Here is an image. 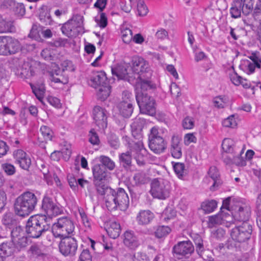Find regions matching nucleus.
Instances as JSON below:
<instances>
[{
  "label": "nucleus",
  "instance_id": "obj_1",
  "mask_svg": "<svg viewBox=\"0 0 261 261\" xmlns=\"http://www.w3.org/2000/svg\"><path fill=\"white\" fill-rule=\"evenodd\" d=\"M129 66V71L134 76L133 80H136V85L143 83L153 84L149 80L152 73L148 63L143 58L139 57H134Z\"/></svg>",
  "mask_w": 261,
  "mask_h": 261
},
{
  "label": "nucleus",
  "instance_id": "obj_2",
  "mask_svg": "<svg viewBox=\"0 0 261 261\" xmlns=\"http://www.w3.org/2000/svg\"><path fill=\"white\" fill-rule=\"evenodd\" d=\"M50 228V223L45 215L30 217L25 225V232L30 237L38 238Z\"/></svg>",
  "mask_w": 261,
  "mask_h": 261
},
{
  "label": "nucleus",
  "instance_id": "obj_3",
  "mask_svg": "<svg viewBox=\"0 0 261 261\" xmlns=\"http://www.w3.org/2000/svg\"><path fill=\"white\" fill-rule=\"evenodd\" d=\"M38 202L36 196L31 192H26L19 196L14 203V211L17 215L28 216L33 212Z\"/></svg>",
  "mask_w": 261,
  "mask_h": 261
},
{
  "label": "nucleus",
  "instance_id": "obj_4",
  "mask_svg": "<svg viewBox=\"0 0 261 261\" xmlns=\"http://www.w3.org/2000/svg\"><path fill=\"white\" fill-rule=\"evenodd\" d=\"M109 195L105 197L106 206L110 211L119 207L120 210L127 208L129 205L128 196L124 190L118 188L116 191L113 189H108Z\"/></svg>",
  "mask_w": 261,
  "mask_h": 261
},
{
  "label": "nucleus",
  "instance_id": "obj_5",
  "mask_svg": "<svg viewBox=\"0 0 261 261\" xmlns=\"http://www.w3.org/2000/svg\"><path fill=\"white\" fill-rule=\"evenodd\" d=\"M74 224L69 217H63L57 219L52 227V232L56 238H64L74 235Z\"/></svg>",
  "mask_w": 261,
  "mask_h": 261
},
{
  "label": "nucleus",
  "instance_id": "obj_6",
  "mask_svg": "<svg viewBox=\"0 0 261 261\" xmlns=\"http://www.w3.org/2000/svg\"><path fill=\"white\" fill-rule=\"evenodd\" d=\"M169 182L164 179H154L151 184L150 193L153 197L161 200L167 198L170 195Z\"/></svg>",
  "mask_w": 261,
  "mask_h": 261
},
{
  "label": "nucleus",
  "instance_id": "obj_7",
  "mask_svg": "<svg viewBox=\"0 0 261 261\" xmlns=\"http://www.w3.org/2000/svg\"><path fill=\"white\" fill-rule=\"evenodd\" d=\"M254 0H233L230 9L231 16L234 18H239L243 13L248 15L252 11Z\"/></svg>",
  "mask_w": 261,
  "mask_h": 261
},
{
  "label": "nucleus",
  "instance_id": "obj_8",
  "mask_svg": "<svg viewBox=\"0 0 261 261\" xmlns=\"http://www.w3.org/2000/svg\"><path fill=\"white\" fill-rule=\"evenodd\" d=\"M83 23V17L80 15H75L65 23L61 29L63 34L68 37L75 36L81 31Z\"/></svg>",
  "mask_w": 261,
  "mask_h": 261
},
{
  "label": "nucleus",
  "instance_id": "obj_9",
  "mask_svg": "<svg viewBox=\"0 0 261 261\" xmlns=\"http://www.w3.org/2000/svg\"><path fill=\"white\" fill-rule=\"evenodd\" d=\"M148 142L149 148L156 154L163 152L166 148L164 139L159 135V129L156 126L151 128L148 136Z\"/></svg>",
  "mask_w": 261,
  "mask_h": 261
},
{
  "label": "nucleus",
  "instance_id": "obj_10",
  "mask_svg": "<svg viewBox=\"0 0 261 261\" xmlns=\"http://www.w3.org/2000/svg\"><path fill=\"white\" fill-rule=\"evenodd\" d=\"M252 231L251 225L249 222H245L232 228L230 236L235 241L242 243L250 239Z\"/></svg>",
  "mask_w": 261,
  "mask_h": 261
},
{
  "label": "nucleus",
  "instance_id": "obj_11",
  "mask_svg": "<svg viewBox=\"0 0 261 261\" xmlns=\"http://www.w3.org/2000/svg\"><path fill=\"white\" fill-rule=\"evenodd\" d=\"M155 88V86L153 83L149 84L143 83L142 84H138L135 86L136 99L141 113V104L148 103V101L152 98V97L148 95L146 91Z\"/></svg>",
  "mask_w": 261,
  "mask_h": 261
},
{
  "label": "nucleus",
  "instance_id": "obj_12",
  "mask_svg": "<svg viewBox=\"0 0 261 261\" xmlns=\"http://www.w3.org/2000/svg\"><path fill=\"white\" fill-rule=\"evenodd\" d=\"M194 246L190 241H181L175 245L172 248L173 256L176 259L187 258L193 253Z\"/></svg>",
  "mask_w": 261,
  "mask_h": 261
},
{
  "label": "nucleus",
  "instance_id": "obj_13",
  "mask_svg": "<svg viewBox=\"0 0 261 261\" xmlns=\"http://www.w3.org/2000/svg\"><path fill=\"white\" fill-rule=\"evenodd\" d=\"M59 247L60 252L64 256H73L77 249V241L71 236L61 238Z\"/></svg>",
  "mask_w": 261,
  "mask_h": 261
},
{
  "label": "nucleus",
  "instance_id": "obj_14",
  "mask_svg": "<svg viewBox=\"0 0 261 261\" xmlns=\"http://www.w3.org/2000/svg\"><path fill=\"white\" fill-rule=\"evenodd\" d=\"M41 209L48 217L49 222L50 218L56 216L63 213V209L58 206L52 199V198L44 196L42 201Z\"/></svg>",
  "mask_w": 261,
  "mask_h": 261
},
{
  "label": "nucleus",
  "instance_id": "obj_15",
  "mask_svg": "<svg viewBox=\"0 0 261 261\" xmlns=\"http://www.w3.org/2000/svg\"><path fill=\"white\" fill-rule=\"evenodd\" d=\"M21 47L18 40L11 37L5 36V43H3L1 54L2 56H9L19 51Z\"/></svg>",
  "mask_w": 261,
  "mask_h": 261
},
{
  "label": "nucleus",
  "instance_id": "obj_16",
  "mask_svg": "<svg viewBox=\"0 0 261 261\" xmlns=\"http://www.w3.org/2000/svg\"><path fill=\"white\" fill-rule=\"evenodd\" d=\"M129 64L125 63L118 64L116 67L112 68V73L113 75H116L119 79L128 81L129 82H133L134 75L131 71H129Z\"/></svg>",
  "mask_w": 261,
  "mask_h": 261
},
{
  "label": "nucleus",
  "instance_id": "obj_17",
  "mask_svg": "<svg viewBox=\"0 0 261 261\" xmlns=\"http://www.w3.org/2000/svg\"><path fill=\"white\" fill-rule=\"evenodd\" d=\"M250 206L248 204L241 203L236 206V210L232 216L234 220L245 223L248 222V221L250 217Z\"/></svg>",
  "mask_w": 261,
  "mask_h": 261
},
{
  "label": "nucleus",
  "instance_id": "obj_18",
  "mask_svg": "<svg viewBox=\"0 0 261 261\" xmlns=\"http://www.w3.org/2000/svg\"><path fill=\"white\" fill-rule=\"evenodd\" d=\"M93 118L96 125L99 129H105L107 126V112L99 107L96 106L93 110Z\"/></svg>",
  "mask_w": 261,
  "mask_h": 261
},
{
  "label": "nucleus",
  "instance_id": "obj_19",
  "mask_svg": "<svg viewBox=\"0 0 261 261\" xmlns=\"http://www.w3.org/2000/svg\"><path fill=\"white\" fill-rule=\"evenodd\" d=\"M15 163L18 164L22 169L28 170L30 167L32 161L30 156L25 151L21 149H17L13 153Z\"/></svg>",
  "mask_w": 261,
  "mask_h": 261
},
{
  "label": "nucleus",
  "instance_id": "obj_20",
  "mask_svg": "<svg viewBox=\"0 0 261 261\" xmlns=\"http://www.w3.org/2000/svg\"><path fill=\"white\" fill-rule=\"evenodd\" d=\"M123 243L129 249L135 250L140 245V241L132 230H126L123 234Z\"/></svg>",
  "mask_w": 261,
  "mask_h": 261
},
{
  "label": "nucleus",
  "instance_id": "obj_21",
  "mask_svg": "<svg viewBox=\"0 0 261 261\" xmlns=\"http://www.w3.org/2000/svg\"><path fill=\"white\" fill-rule=\"evenodd\" d=\"M232 217L228 213L221 211L219 214L210 216L208 218V225L209 227H213L216 225L231 222Z\"/></svg>",
  "mask_w": 261,
  "mask_h": 261
},
{
  "label": "nucleus",
  "instance_id": "obj_22",
  "mask_svg": "<svg viewBox=\"0 0 261 261\" xmlns=\"http://www.w3.org/2000/svg\"><path fill=\"white\" fill-rule=\"evenodd\" d=\"M241 152L237 153H225L222 154L223 162L226 165H230L236 164L238 166H243L245 165V161L241 156Z\"/></svg>",
  "mask_w": 261,
  "mask_h": 261
},
{
  "label": "nucleus",
  "instance_id": "obj_23",
  "mask_svg": "<svg viewBox=\"0 0 261 261\" xmlns=\"http://www.w3.org/2000/svg\"><path fill=\"white\" fill-rule=\"evenodd\" d=\"M180 137L173 135L171 138L170 145V152L173 158L176 159L181 158L182 155Z\"/></svg>",
  "mask_w": 261,
  "mask_h": 261
},
{
  "label": "nucleus",
  "instance_id": "obj_24",
  "mask_svg": "<svg viewBox=\"0 0 261 261\" xmlns=\"http://www.w3.org/2000/svg\"><path fill=\"white\" fill-rule=\"evenodd\" d=\"M91 86L95 88L100 87L102 85H108L107 78L103 71H95L92 72L90 79Z\"/></svg>",
  "mask_w": 261,
  "mask_h": 261
},
{
  "label": "nucleus",
  "instance_id": "obj_25",
  "mask_svg": "<svg viewBox=\"0 0 261 261\" xmlns=\"http://www.w3.org/2000/svg\"><path fill=\"white\" fill-rule=\"evenodd\" d=\"M94 181H102L107 176V169L101 164L95 165L92 168Z\"/></svg>",
  "mask_w": 261,
  "mask_h": 261
},
{
  "label": "nucleus",
  "instance_id": "obj_26",
  "mask_svg": "<svg viewBox=\"0 0 261 261\" xmlns=\"http://www.w3.org/2000/svg\"><path fill=\"white\" fill-rule=\"evenodd\" d=\"M154 215L149 210H143L139 212L136 219L139 225L149 224L153 219Z\"/></svg>",
  "mask_w": 261,
  "mask_h": 261
},
{
  "label": "nucleus",
  "instance_id": "obj_27",
  "mask_svg": "<svg viewBox=\"0 0 261 261\" xmlns=\"http://www.w3.org/2000/svg\"><path fill=\"white\" fill-rule=\"evenodd\" d=\"M208 174L213 181V185L211 187L210 189L211 191H215L222 183L221 180L219 178L218 170L215 166L211 167Z\"/></svg>",
  "mask_w": 261,
  "mask_h": 261
},
{
  "label": "nucleus",
  "instance_id": "obj_28",
  "mask_svg": "<svg viewBox=\"0 0 261 261\" xmlns=\"http://www.w3.org/2000/svg\"><path fill=\"white\" fill-rule=\"evenodd\" d=\"M222 147L223 150L228 153L236 154L239 152H241V153L243 152L242 150L240 151L235 146L234 141L229 138H225L223 140Z\"/></svg>",
  "mask_w": 261,
  "mask_h": 261
},
{
  "label": "nucleus",
  "instance_id": "obj_29",
  "mask_svg": "<svg viewBox=\"0 0 261 261\" xmlns=\"http://www.w3.org/2000/svg\"><path fill=\"white\" fill-rule=\"evenodd\" d=\"M120 114L125 118L129 117L133 112V105L128 101H123L119 106Z\"/></svg>",
  "mask_w": 261,
  "mask_h": 261
},
{
  "label": "nucleus",
  "instance_id": "obj_30",
  "mask_svg": "<svg viewBox=\"0 0 261 261\" xmlns=\"http://www.w3.org/2000/svg\"><path fill=\"white\" fill-rule=\"evenodd\" d=\"M108 235L113 239L118 238L121 232V227L119 223L116 221H112L110 223V226L107 229Z\"/></svg>",
  "mask_w": 261,
  "mask_h": 261
},
{
  "label": "nucleus",
  "instance_id": "obj_31",
  "mask_svg": "<svg viewBox=\"0 0 261 261\" xmlns=\"http://www.w3.org/2000/svg\"><path fill=\"white\" fill-rule=\"evenodd\" d=\"M15 28L11 21H8L4 19L0 15V33L7 32H14Z\"/></svg>",
  "mask_w": 261,
  "mask_h": 261
},
{
  "label": "nucleus",
  "instance_id": "obj_32",
  "mask_svg": "<svg viewBox=\"0 0 261 261\" xmlns=\"http://www.w3.org/2000/svg\"><path fill=\"white\" fill-rule=\"evenodd\" d=\"M60 70H56L54 72H50V80L55 83H60L65 85L68 82V77L60 74Z\"/></svg>",
  "mask_w": 261,
  "mask_h": 261
},
{
  "label": "nucleus",
  "instance_id": "obj_33",
  "mask_svg": "<svg viewBox=\"0 0 261 261\" xmlns=\"http://www.w3.org/2000/svg\"><path fill=\"white\" fill-rule=\"evenodd\" d=\"M132 147V149L136 151V154L135 157L144 159V158L148 154V151L144 147L141 141H138L135 143Z\"/></svg>",
  "mask_w": 261,
  "mask_h": 261
},
{
  "label": "nucleus",
  "instance_id": "obj_34",
  "mask_svg": "<svg viewBox=\"0 0 261 261\" xmlns=\"http://www.w3.org/2000/svg\"><path fill=\"white\" fill-rule=\"evenodd\" d=\"M14 250V244L12 242L3 243L0 245V257L11 255Z\"/></svg>",
  "mask_w": 261,
  "mask_h": 261
},
{
  "label": "nucleus",
  "instance_id": "obj_35",
  "mask_svg": "<svg viewBox=\"0 0 261 261\" xmlns=\"http://www.w3.org/2000/svg\"><path fill=\"white\" fill-rule=\"evenodd\" d=\"M142 105V113L147 114L150 116H154L156 113L155 107V100L152 98L148 101V103H143Z\"/></svg>",
  "mask_w": 261,
  "mask_h": 261
},
{
  "label": "nucleus",
  "instance_id": "obj_36",
  "mask_svg": "<svg viewBox=\"0 0 261 261\" xmlns=\"http://www.w3.org/2000/svg\"><path fill=\"white\" fill-rule=\"evenodd\" d=\"M120 164L125 169L129 168L132 166V155L129 151L122 153L119 155Z\"/></svg>",
  "mask_w": 261,
  "mask_h": 261
},
{
  "label": "nucleus",
  "instance_id": "obj_37",
  "mask_svg": "<svg viewBox=\"0 0 261 261\" xmlns=\"http://www.w3.org/2000/svg\"><path fill=\"white\" fill-rule=\"evenodd\" d=\"M28 252L29 254L34 257L43 256L45 254L41 246L37 244L31 245Z\"/></svg>",
  "mask_w": 261,
  "mask_h": 261
},
{
  "label": "nucleus",
  "instance_id": "obj_38",
  "mask_svg": "<svg viewBox=\"0 0 261 261\" xmlns=\"http://www.w3.org/2000/svg\"><path fill=\"white\" fill-rule=\"evenodd\" d=\"M12 213H8L5 214L2 218V223L7 227L11 228L16 224V221L14 218Z\"/></svg>",
  "mask_w": 261,
  "mask_h": 261
},
{
  "label": "nucleus",
  "instance_id": "obj_39",
  "mask_svg": "<svg viewBox=\"0 0 261 261\" xmlns=\"http://www.w3.org/2000/svg\"><path fill=\"white\" fill-rule=\"evenodd\" d=\"M111 93V86L108 84L102 85L99 87L97 95L98 99L101 100H105L110 95Z\"/></svg>",
  "mask_w": 261,
  "mask_h": 261
},
{
  "label": "nucleus",
  "instance_id": "obj_40",
  "mask_svg": "<svg viewBox=\"0 0 261 261\" xmlns=\"http://www.w3.org/2000/svg\"><path fill=\"white\" fill-rule=\"evenodd\" d=\"M217 207V202L215 200L205 201L201 205V208L204 213L208 214L213 212Z\"/></svg>",
  "mask_w": 261,
  "mask_h": 261
},
{
  "label": "nucleus",
  "instance_id": "obj_41",
  "mask_svg": "<svg viewBox=\"0 0 261 261\" xmlns=\"http://www.w3.org/2000/svg\"><path fill=\"white\" fill-rule=\"evenodd\" d=\"M101 165L104 166L106 168L112 171L115 168V164L109 157L105 155H100L99 158Z\"/></svg>",
  "mask_w": 261,
  "mask_h": 261
},
{
  "label": "nucleus",
  "instance_id": "obj_42",
  "mask_svg": "<svg viewBox=\"0 0 261 261\" xmlns=\"http://www.w3.org/2000/svg\"><path fill=\"white\" fill-rule=\"evenodd\" d=\"M145 124V120L143 118H136L134 121L131 124V127L133 132L140 133L142 130L144 125Z\"/></svg>",
  "mask_w": 261,
  "mask_h": 261
},
{
  "label": "nucleus",
  "instance_id": "obj_43",
  "mask_svg": "<svg viewBox=\"0 0 261 261\" xmlns=\"http://www.w3.org/2000/svg\"><path fill=\"white\" fill-rule=\"evenodd\" d=\"M133 179L137 185L145 184L149 180L145 173L143 172H138L135 174Z\"/></svg>",
  "mask_w": 261,
  "mask_h": 261
},
{
  "label": "nucleus",
  "instance_id": "obj_44",
  "mask_svg": "<svg viewBox=\"0 0 261 261\" xmlns=\"http://www.w3.org/2000/svg\"><path fill=\"white\" fill-rule=\"evenodd\" d=\"M40 130L46 141H50L53 136V132L50 128L46 126L43 125L40 127Z\"/></svg>",
  "mask_w": 261,
  "mask_h": 261
},
{
  "label": "nucleus",
  "instance_id": "obj_45",
  "mask_svg": "<svg viewBox=\"0 0 261 261\" xmlns=\"http://www.w3.org/2000/svg\"><path fill=\"white\" fill-rule=\"evenodd\" d=\"M252 15L254 18L261 21V0H257L254 8L252 9Z\"/></svg>",
  "mask_w": 261,
  "mask_h": 261
},
{
  "label": "nucleus",
  "instance_id": "obj_46",
  "mask_svg": "<svg viewBox=\"0 0 261 261\" xmlns=\"http://www.w3.org/2000/svg\"><path fill=\"white\" fill-rule=\"evenodd\" d=\"M170 231L171 229L169 227L166 226H160L155 231V236L158 238H161L167 236L170 232Z\"/></svg>",
  "mask_w": 261,
  "mask_h": 261
},
{
  "label": "nucleus",
  "instance_id": "obj_47",
  "mask_svg": "<svg viewBox=\"0 0 261 261\" xmlns=\"http://www.w3.org/2000/svg\"><path fill=\"white\" fill-rule=\"evenodd\" d=\"M121 36L123 41L125 43H129L133 39V33L131 30L128 28L123 29L121 31Z\"/></svg>",
  "mask_w": 261,
  "mask_h": 261
},
{
  "label": "nucleus",
  "instance_id": "obj_48",
  "mask_svg": "<svg viewBox=\"0 0 261 261\" xmlns=\"http://www.w3.org/2000/svg\"><path fill=\"white\" fill-rule=\"evenodd\" d=\"M32 89L36 96V97L40 100L43 98L44 92L45 89L44 86H32Z\"/></svg>",
  "mask_w": 261,
  "mask_h": 261
},
{
  "label": "nucleus",
  "instance_id": "obj_49",
  "mask_svg": "<svg viewBox=\"0 0 261 261\" xmlns=\"http://www.w3.org/2000/svg\"><path fill=\"white\" fill-rule=\"evenodd\" d=\"M12 241L16 239L24 236V233L22 227L20 226H16L11 231Z\"/></svg>",
  "mask_w": 261,
  "mask_h": 261
},
{
  "label": "nucleus",
  "instance_id": "obj_50",
  "mask_svg": "<svg viewBox=\"0 0 261 261\" xmlns=\"http://www.w3.org/2000/svg\"><path fill=\"white\" fill-rule=\"evenodd\" d=\"M100 181H94L95 186L96 187L97 192L101 195L106 194L109 195L108 190V189H112L110 188L106 187L105 185L100 183Z\"/></svg>",
  "mask_w": 261,
  "mask_h": 261
},
{
  "label": "nucleus",
  "instance_id": "obj_51",
  "mask_svg": "<svg viewBox=\"0 0 261 261\" xmlns=\"http://www.w3.org/2000/svg\"><path fill=\"white\" fill-rule=\"evenodd\" d=\"M234 115H232L229 116L226 119H224L222 122L223 125L226 127L233 128L237 126V121L234 118Z\"/></svg>",
  "mask_w": 261,
  "mask_h": 261
},
{
  "label": "nucleus",
  "instance_id": "obj_52",
  "mask_svg": "<svg viewBox=\"0 0 261 261\" xmlns=\"http://www.w3.org/2000/svg\"><path fill=\"white\" fill-rule=\"evenodd\" d=\"M137 10L140 16H145L148 13V9L143 1H139L137 4Z\"/></svg>",
  "mask_w": 261,
  "mask_h": 261
},
{
  "label": "nucleus",
  "instance_id": "obj_53",
  "mask_svg": "<svg viewBox=\"0 0 261 261\" xmlns=\"http://www.w3.org/2000/svg\"><path fill=\"white\" fill-rule=\"evenodd\" d=\"M40 30V28L39 25L36 24H34L32 26V28L30 31V33L29 34V37L34 39H38L39 36V31Z\"/></svg>",
  "mask_w": 261,
  "mask_h": 261
},
{
  "label": "nucleus",
  "instance_id": "obj_54",
  "mask_svg": "<svg viewBox=\"0 0 261 261\" xmlns=\"http://www.w3.org/2000/svg\"><path fill=\"white\" fill-rule=\"evenodd\" d=\"M89 141L93 145H98L100 142L98 136L94 129H91L89 132Z\"/></svg>",
  "mask_w": 261,
  "mask_h": 261
},
{
  "label": "nucleus",
  "instance_id": "obj_55",
  "mask_svg": "<svg viewBox=\"0 0 261 261\" xmlns=\"http://www.w3.org/2000/svg\"><path fill=\"white\" fill-rule=\"evenodd\" d=\"M194 123L193 118L188 116L182 120V125L185 129H192L194 126Z\"/></svg>",
  "mask_w": 261,
  "mask_h": 261
},
{
  "label": "nucleus",
  "instance_id": "obj_56",
  "mask_svg": "<svg viewBox=\"0 0 261 261\" xmlns=\"http://www.w3.org/2000/svg\"><path fill=\"white\" fill-rule=\"evenodd\" d=\"M226 98L225 97L218 96L214 98L213 102L215 107L218 108H223L226 103Z\"/></svg>",
  "mask_w": 261,
  "mask_h": 261
},
{
  "label": "nucleus",
  "instance_id": "obj_57",
  "mask_svg": "<svg viewBox=\"0 0 261 261\" xmlns=\"http://www.w3.org/2000/svg\"><path fill=\"white\" fill-rule=\"evenodd\" d=\"M61 65L62 67V71H68L73 72L75 70L73 64L72 62L69 60H65L63 61Z\"/></svg>",
  "mask_w": 261,
  "mask_h": 261
},
{
  "label": "nucleus",
  "instance_id": "obj_58",
  "mask_svg": "<svg viewBox=\"0 0 261 261\" xmlns=\"http://www.w3.org/2000/svg\"><path fill=\"white\" fill-rule=\"evenodd\" d=\"M13 244H15L17 247L24 248L28 244V239L26 237L22 236L15 240L12 241Z\"/></svg>",
  "mask_w": 261,
  "mask_h": 261
},
{
  "label": "nucleus",
  "instance_id": "obj_59",
  "mask_svg": "<svg viewBox=\"0 0 261 261\" xmlns=\"http://www.w3.org/2000/svg\"><path fill=\"white\" fill-rule=\"evenodd\" d=\"M173 168L175 172L178 176H182L184 172L185 165L181 163H175L173 165Z\"/></svg>",
  "mask_w": 261,
  "mask_h": 261
},
{
  "label": "nucleus",
  "instance_id": "obj_60",
  "mask_svg": "<svg viewBox=\"0 0 261 261\" xmlns=\"http://www.w3.org/2000/svg\"><path fill=\"white\" fill-rule=\"evenodd\" d=\"M133 261H149L148 257L145 253L138 252L135 253L133 257Z\"/></svg>",
  "mask_w": 261,
  "mask_h": 261
},
{
  "label": "nucleus",
  "instance_id": "obj_61",
  "mask_svg": "<svg viewBox=\"0 0 261 261\" xmlns=\"http://www.w3.org/2000/svg\"><path fill=\"white\" fill-rule=\"evenodd\" d=\"M78 261H92V256L88 250H83L81 253Z\"/></svg>",
  "mask_w": 261,
  "mask_h": 261
},
{
  "label": "nucleus",
  "instance_id": "obj_62",
  "mask_svg": "<svg viewBox=\"0 0 261 261\" xmlns=\"http://www.w3.org/2000/svg\"><path fill=\"white\" fill-rule=\"evenodd\" d=\"M3 169L9 175H12L15 172V167L10 164L6 163L2 165Z\"/></svg>",
  "mask_w": 261,
  "mask_h": 261
},
{
  "label": "nucleus",
  "instance_id": "obj_63",
  "mask_svg": "<svg viewBox=\"0 0 261 261\" xmlns=\"http://www.w3.org/2000/svg\"><path fill=\"white\" fill-rule=\"evenodd\" d=\"M176 216V212L171 208L166 209L162 216L165 220H170Z\"/></svg>",
  "mask_w": 261,
  "mask_h": 261
},
{
  "label": "nucleus",
  "instance_id": "obj_64",
  "mask_svg": "<svg viewBox=\"0 0 261 261\" xmlns=\"http://www.w3.org/2000/svg\"><path fill=\"white\" fill-rule=\"evenodd\" d=\"M155 37L158 39L164 40L168 37V33L165 29L162 28L156 32Z\"/></svg>",
  "mask_w": 261,
  "mask_h": 261
}]
</instances>
